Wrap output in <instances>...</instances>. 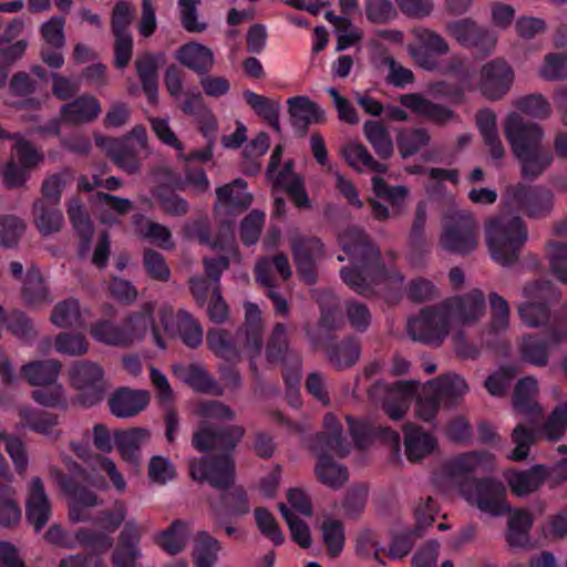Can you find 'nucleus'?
<instances>
[{
  "instance_id": "nucleus-1",
  "label": "nucleus",
  "mask_w": 567,
  "mask_h": 567,
  "mask_svg": "<svg viewBox=\"0 0 567 567\" xmlns=\"http://www.w3.org/2000/svg\"><path fill=\"white\" fill-rule=\"evenodd\" d=\"M338 241L352 264L341 269V277L353 291L363 296L382 295L388 298L391 290L402 287L403 276L386 268L380 259L379 249L361 229H344L339 234Z\"/></svg>"
},
{
  "instance_id": "nucleus-2",
  "label": "nucleus",
  "mask_w": 567,
  "mask_h": 567,
  "mask_svg": "<svg viewBox=\"0 0 567 567\" xmlns=\"http://www.w3.org/2000/svg\"><path fill=\"white\" fill-rule=\"evenodd\" d=\"M492 461L493 455L488 452L461 454L446 462L434 482L442 489L455 487L467 504L482 513L502 516L509 511L503 483L491 477L481 480L468 477L480 466L487 465Z\"/></svg>"
},
{
  "instance_id": "nucleus-3",
  "label": "nucleus",
  "mask_w": 567,
  "mask_h": 567,
  "mask_svg": "<svg viewBox=\"0 0 567 567\" xmlns=\"http://www.w3.org/2000/svg\"><path fill=\"white\" fill-rule=\"evenodd\" d=\"M244 431L239 426H229L223 431H215L203 424L194 434L193 445L196 450L220 451L218 460L200 457L189 464L190 475L195 481H207L214 488L225 491L234 483V462L229 451L241 439Z\"/></svg>"
},
{
  "instance_id": "nucleus-4",
  "label": "nucleus",
  "mask_w": 567,
  "mask_h": 567,
  "mask_svg": "<svg viewBox=\"0 0 567 567\" xmlns=\"http://www.w3.org/2000/svg\"><path fill=\"white\" fill-rule=\"evenodd\" d=\"M306 444L318 456L315 472L319 482L331 488H340L348 480V471L332 457L346 456L350 445L336 415L327 413L323 417V432Z\"/></svg>"
},
{
  "instance_id": "nucleus-5",
  "label": "nucleus",
  "mask_w": 567,
  "mask_h": 567,
  "mask_svg": "<svg viewBox=\"0 0 567 567\" xmlns=\"http://www.w3.org/2000/svg\"><path fill=\"white\" fill-rule=\"evenodd\" d=\"M261 312L257 305L245 303V324L238 332L236 340L231 333L223 329H213L207 333L209 349L219 358L228 361L240 359V351L237 343L247 355L250 368L257 371V361L261 355Z\"/></svg>"
},
{
  "instance_id": "nucleus-6",
  "label": "nucleus",
  "mask_w": 567,
  "mask_h": 567,
  "mask_svg": "<svg viewBox=\"0 0 567 567\" xmlns=\"http://www.w3.org/2000/svg\"><path fill=\"white\" fill-rule=\"evenodd\" d=\"M504 132L525 177L534 178L551 164V153L542 146L544 131L540 125L525 122L519 114L512 112L505 120Z\"/></svg>"
},
{
  "instance_id": "nucleus-7",
  "label": "nucleus",
  "mask_w": 567,
  "mask_h": 567,
  "mask_svg": "<svg viewBox=\"0 0 567 567\" xmlns=\"http://www.w3.org/2000/svg\"><path fill=\"white\" fill-rule=\"evenodd\" d=\"M485 234L492 259L502 266H509L517 259L528 237L522 218L506 213L488 219Z\"/></svg>"
},
{
  "instance_id": "nucleus-8",
  "label": "nucleus",
  "mask_w": 567,
  "mask_h": 567,
  "mask_svg": "<svg viewBox=\"0 0 567 567\" xmlns=\"http://www.w3.org/2000/svg\"><path fill=\"white\" fill-rule=\"evenodd\" d=\"M560 290L550 281L536 279L522 288V300L517 303L520 322L530 329L548 324L551 308L560 300Z\"/></svg>"
},
{
  "instance_id": "nucleus-9",
  "label": "nucleus",
  "mask_w": 567,
  "mask_h": 567,
  "mask_svg": "<svg viewBox=\"0 0 567 567\" xmlns=\"http://www.w3.org/2000/svg\"><path fill=\"white\" fill-rule=\"evenodd\" d=\"M567 431V402L553 409L546 420L537 429L528 427L524 423H517L511 434L514 450L507 455L512 461L525 460L530 446L536 440L542 439L550 443L560 441Z\"/></svg>"
},
{
  "instance_id": "nucleus-10",
  "label": "nucleus",
  "mask_w": 567,
  "mask_h": 567,
  "mask_svg": "<svg viewBox=\"0 0 567 567\" xmlns=\"http://www.w3.org/2000/svg\"><path fill=\"white\" fill-rule=\"evenodd\" d=\"M65 466L73 473L74 482H63L62 488L71 498L69 518L73 523L91 519L89 508L97 505V496L92 488H105L103 478L76 464L71 457L63 458Z\"/></svg>"
},
{
  "instance_id": "nucleus-11",
  "label": "nucleus",
  "mask_w": 567,
  "mask_h": 567,
  "mask_svg": "<svg viewBox=\"0 0 567 567\" xmlns=\"http://www.w3.org/2000/svg\"><path fill=\"white\" fill-rule=\"evenodd\" d=\"M478 224L472 214L452 209L443 218V231L440 238L446 251L465 255L477 247Z\"/></svg>"
},
{
  "instance_id": "nucleus-12",
  "label": "nucleus",
  "mask_w": 567,
  "mask_h": 567,
  "mask_svg": "<svg viewBox=\"0 0 567 567\" xmlns=\"http://www.w3.org/2000/svg\"><path fill=\"white\" fill-rule=\"evenodd\" d=\"M95 143L121 169L135 173L140 168L138 153L147 150V134L143 126L137 125L121 140L95 135Z\"/></svg>"
},
{
  "instance_id": "nucleus-13",
  "label": "nucleus",
  "mask_w": 567,
  "mask_h": 567,
  "mask_svg": "<svg viewBox=\"0 0 567 567\" xmlns=\"http://www.w3.org/2000/svg\"><path fill=\"white\" fill-rule=\"evenodd\" d=\"M452 323L442 305L425 307L408 321V333L417 342L440 347L447 338Z\"/></svg>"
},
{
  "instance_id": "nucleus-14",
  "label": "nucleus",
  "mask_w": 567,
  "mask_h": 567,
  "mask_svg": "<svg viewBox=\"0 0 567 567\" xmlns=\"http://www.w3.org/2000/svg\"><path fill=\"white\" fill-rule=\"evenodd\" d=\"M70 385L80 392V401L93 405L101 401L104 392V371L93 361H75L68 368Z\"/></svg>"
},
{
  "instance_id": "nucleus-15",
  "label": "nucleus",
  "mask_w": 567,
  "mask_h": 567,
  "mask_svg": "<svg viewBox=\"0 0 567 567\" xmlns=\"http://www.w3.org/2000/svg\"><path fill=\"white\" fill-rule=\"evenodd\" d=\"M504 204L506 207L518 209L529 217H540L551 210L554 195L544 187L516 184L506 188Z\"/></svg>"
},
{
  "instance_id": "nucleus-16",
  "label": "nucleus",
  "mask_w": 567,
  "mask_h": 567,
  "mask_svg": "<svg viewBox=\"0 0 567 567\" xmlns=\"http://www.w3.org/2000/svg\"><path fill=\"white\" fill-rule=\"evenodd\" d=\"M43 161V155L27 140L19 138L11 151V158L2 168L6 186L21 187L29 178V173Z\"/></svg>"
},
{
  "instance_id": "nucleus-17",
  "label": "nucleus",
  "mask_w": 567,
  "mask_h": 567,
  "mask_svg": "<svg viewBox=\"0 0 567 567\" xmlns=\"http://www.w3.org/2000/svg\"><path fill=\"white\" fill-rule=\"evenodd\" d=\"M452 326L472 327L485 316L486 297L481 289L453 296L442 301Z\"/></svg>"
},
{
  "instance_id": "nucleus-18",
  "label": "nucleus",
  "mask_w": 567,
  "mask_h": 567,
  "mask_svg": "<svg viewBox=\"0 0 567 567\" xmlns=\"http://www.w3.org/2000/svg\"><path fill=\"white\" fill-rule=\"evenodd\" d=\"M45 540L64 548L83 546L95 553H105L113 546V538L90 528H78L66 532L60 525H52L44 534Z\"/></svg>"
},
{
  "instance_id": "nucleus-19",
  "label": "nucleus",
  "mask_w": 567,
  "mask_h": 567,
  "mask_svg": "<svg viewBox=\"0 0 567 567\" xmlns=\"http://www.w3.org/2000/svg\"><path fill=\"white\" fill-rule=\"evenodd\" d=\"M155 309L156 303L147 301L138 310L132 311L125 317L123 324L127 347L143 341L146 337H151L159 349H166V344L155 322Z\"/></svg>"
},
{
  "instance_id": "nucleus-20",
  "label": "nucleus",
  "mask_w": 567,
  "mask_h": 567,
  "mask_svg": "<svg viewBox=\"0 0 567 567\" xmlns=\"http://www.w3.org/2000/svg\"><path fill=\"white\" fill-rule=\"evenodd\" d=\"M514 72L509 64L495 59L484 63L481 68L477 89L488 100H499L511 90Z\"/></svg>"
},
{
  "instance_id": "nucleus-21",
  "label": "nucleus",
  "mask_w": 567,
  "mask_h": 567,
  "mask_svg": "<svg viewBox=\"0 0 567 567\" xmlns=\"http://www.w3.org/2000/svg\"><path fill=\"white\" fill-rule=\"evenodd\" d=\"M162 326L168 333H177L189 348L198 347L203 341V329L199 323L185 310L179 309L174 315L173 308L163 305L158 309Z\"/></svg>"
},
{
  "instance_id": "nucleus-22",
  "label": "nucleus",
  "mask_w": 567,
  "mask_h": 567,
  "mask_svg": "<svg viewBox=\"0 0 567 567\" xmlns=\"http://www.w3.org/2000/svg\"><path fill=\"white\" fill-rule=\"evenodd\" d=\"M413 34L415 42L408 47L410 55L422 69H435L437 63L434 54H446L449 51L447 42L441 34L424 28L415 29Z\"/></svg>"
},
{
  "instance_id": "nucleus-23",
  "label": "nucleus",
  "mask_w": 567,
  "mask_h": 567,
  "mask_svg": "<svg viewBox=\"0 0 567 567\" xmlns=\"http://www.w3.org/2000/svg\"><path fill=\"white\" fill-rule=\"evenodd\" d=\"M417 384L412 381H398L393 386L388 388L383 383H377L369 391L370 396L378 400L381 392H385L383 409L392 420L401 419L410 406L412 396Z\"/></svg>"
},
{
  "instance_id": "nucleus-24",
  "label": "nucleus",
  "mask_w": 567,
  "mask_h": 567,
  "mask_svg": "<svg viewBox=\"0 0 567 567\" xmlns=\"http://www.w3.org/2000/svg\"><path fill=\"white\" fill-rule=\"evenodd\" d=\"M567 339V323L561 330L555 329L550 333L549 341L538 337L537 334H526L519 342V354L524 362L545 367L549 359V343L558 344Z\"/></svg>"
},
{
  "instance_id": "nucleus-25",
  "label": "nucleus",
  "mask_w": 567,
  "mask_h": 567,
  "mask_svg": "<svg viewBox=\"0 0 567 567\" xmlns=\"http://www.w3.org/2000/svg\"><path fill=\"white\" fill-rule=\"evenodd\" d=\"M217 203L215 205L216 216L223 223H228L224 215L231 210H244L250 206L252 196L247 190V183L237 178L234 182L226 184L216 189Z\"/></svg>"
},
{
  "instance_id": "nucleus-26",
  "label": "nucleus",
  "mask_w": 567,
  "mask_h": 567,
  "mask_svg": "<svg viewBox=\"0 0 567 567\" xmlns=\"http://www.w3.org/2000/svg\"><path fill=\"white\" fill-rule=\"evenodd\" d=\"M447 33L463 45H473L484 53H489L496 43V35L476 25L468 19L447 24Z\"/></svg>"
},
{
  "instance_id": "nucleus-27",
  "label": "nucleus",
  "mask_w": 567,
  "mask_h": 567,
  "mask_svg": "<svg viewBox=\"0 0 567 567\" xmlns=\"http://www.w3.org/2000/svg\"><path fill=\"white\" fill-rule=\"evenodd\" d=\"M25 515L28 522L33 525L35 533H39L47 525L51 516V503L39 477H33L30 482Z\"/></svg>"
},
{
  "instance_id": "nucleus-28",
  "label": "nucleus",
  "mask_w": 567,
  "mask_h": 567,
  "mask_svg": "<svg viewBox=\"0 0 567 567\" xmlns=\"http://www.w3.org/2000/svg\"><path fill=\"white\" fill-rule=\"evenodd\" d=\"M504 476L511 491L522 497L537 491L550 477V470L538 464L525 471H508Z\"/></svg>"
},
{
  "instance_id": "nucleus-29",
  "label": "nucleus",
  "mask_w": 567,
  "mask_h": 567,
  "mask_svg": "<svg viewBox=\"0 0 567 567\" xmlns=\"http://www.w3.org/2000/svg\"><path fill=\"white\" fill-rule=\"evenodd\" d=\"M148 402L147 391L128 388L118 389L109 400L111 413L121 419L135 416L147 406Z\"/></svg>"
},
{
  "instance_id": "nucleus-30",
  "label": "nucleus",
  "mask_w": 567,
  "mask_h": 567,
  "mask_svg": "<svg viewBox=\"0 0 567 567\" xmlns=\"http://www.w3.org/2000/svg\"><path fill=\"white\" fill-rule=\"evenodd\" d=\"M426 389L446 406H455L470 391L465 379L456 373H447L426 382Z\"/></svg>"
},
{
  "instance_id": "nucleus-31",
  "label": "nucleus",
  "mask_w": 567,
  "mask_h": 567,
  "mask_svg": "<svg viewBox=\"0 0 567 567\" xmlns=\"http://www.w3.org/2000/svg\"><path fill=\"white\" fill-rule=\"evenodd\" d=\"M204 265L207 276L214 280L207 312L212 321L223 322L228 316V307L220 296L219 279L221 272L228 267L229 260L226 257L205 259Z\"/></svg>"
},
{
  "instance_id": "nucleus-32",
  "label": "nucleus",
  "mask_w": 567,
  "mask_h": 567,
  "mask_svg": "<svg viewBox=\"0 0 567 567\" xmlns=\"http://www.w3.org/2000/svg\"><path fill=\"white\" fill-rule=\"evenodd\" d=\"M322 250L323 245L317 238H296L292 241L295 262L302 279L308 284L316 280L315 261Z\"/></svg>"
},
{
  "instance_id": "nucleus-33",
  "label": "nucleus",
  "mask_w": 567,
  "mask_h": 567,
  "mask_svg": "<svg viewBox=\"0 0 567 567\" xmlns=\"http://www.w3.org/2000/svg\"><path fill=\"white\" fill-rule=\"evenodd\" d=\"M173 373L177 379L189 385L196 392L214 395H220L223 393V389L219 384L200 364L176 363L173 365Z\"/></svg>"
},
{
  "instance_id": "nucleus-34",
  "label": "nucleus",
  "mask_w": 567,
  "mask_h": 567,
  "mask_svg": "<svg viewBox=\"0 0 567 567\" xmlns=\"http://www.w3.org/2000/svg\"><path fill=\"white\" fill-rule=\"evenodd\" d=\"M403 432L405 455L412 462L423 460L437 447L436 437L415 424H408Z\"/></svg>"
},
{
  "instance_id": "nucleus-35",
  "label": "nucleus",
  "mask_w": 567,
  "mask_h": 567,
  "mask_svg": "<svg viewBox=\"0 0 567 567\" xmlns=\"http://www.w3.org/2000/svg\"><path fill=\"white\" fill-rule=\"evenodd\" d=\"M61 369L56 359L33 360L21 367L20 375L32 386H47L58 381Z\"/></svg>"
},
{
  "instance_id": "nucleus-36",
  "label": "nucleus",
  "mask_w": 567,
  "mask_h": 567,
  "mask_svg": "<svg viewBox=\"0 0 567 567\" xmlns=\"http://www.w3.org/2000/svg\"><path fill=\"white\" fill-rule=\"evenodd\" d=\"M18 414L24 421L25 426L41 435L55 441L62 434L58 429L59 416L56 414L34 411L27 405L20 406Z\"/></svg>"
},
{
  "instance_id": "nucleus-37",
  "label": "nucleus",
  "mask_w": 567,
  "mask_h": 567,
  "mask_svg": "<svg viewBox=\"0 0 567 567\" xmlns=\"http://www.w3.org/2000/svg\"><path fill=\"white\" fill-rule=\"evenodd\" d=\"M400 102L416 115L435 123L443 124L453 116L449 109L434 104L417 93L403 94Z\"/></svg>"
},
{
  "instance_id": "nucleus-38",
  "label": "nucleus",
  "mask_w": 567,
  "mask_h": 567,
  "mask_svg": "<svg viewBox=\"0 0 567 567\" xmlns=\"http://www.w3.org/2000/svg\"><path fill=\"white\" fill-rule=\"evenodd\" d=\"M288 111L292 123L299 127H307L310 124L322 123L324 111L307 96H295L287 101Z\"/></svg>"
},
{
  "instance_id": "nucleus-39",
  "label": "nucleus",
  "mask_w": 567,
  "mask_h": 567,
  "mask_svg": "<svg viewBox=\"0 0 567 567\" xmlns=\"http://www.w3.org/2000/svg\"><path fill=\"white\" fill-rule=\"evenodd\" d=\"M176 59L186 68L197 72H208L215 62L212 50L200 43H186L176 53Z\"/></svg>"
},
{
  "instance_id": "nucleus-40",
  "label": "nucleus",
  "mask_w": 567,
  "mask_h": 567,
  "mask_svg": "<svg viewBox=\"0 0 567 567\" xmlns=\"http://www.w3.org/2000/svg\"><path fill=\"white\" fill-rule=\"evenodd\" d=\"M537 392L538 384L536 379L532 377L522 379L514 391V410L523 415L542 414L543 409L535 400Z\"/></svg>"
},
{
  "instance_id": "nucleus-41",
  "label": "nucleus",
  "mask_w": 567,
  "mask_h": 567,
  "mask_svg": "<svg viewBox=\"0 0 567 567\" xmlns=\"http://www.w3.org/2000/svg\"><path fill=\"white\" fill-rule=\"evenodd\" d=\"M63 118L70 123H87L101 113V104L94 96L83 95L61 107Z\"/></svg>"
},
{
  "instance_id": "nucleus-42",
  "label": "nucleus",
  "mask_w": 567,
  "mask_h": 567,
  "mask_svg": "<svg viewBox=\"0 0 567 567\" xmlns=\"http://www.w3.org/2000/svg\"><path fill=\"white\" fill-rule=\"evenodd\" d=\"M476 124L491 156L495 159L502 158L504 146L497 132L495 113L487 109L481 110L476 115Z\"/></svg>"
},
{
  "instance_id": "nucleus-43",
  "label": "nucleus",
  "mask_w": 567,
  "mask_h": 567,
  "mask_svg": "<svg viewBox=\"0 0 567 567\" xmlns=\"http://www.w3.org/2000/svg\"><path fill=\"white\" fill-rule=\"evenodd\" d=\"M93 200L96 204L95 212L103 224H114L118 216L132 209L130 199L104 193L95 194Z\"/></svg>"
},
{
  "instance_id": "nucleus-44",
  "label": "nucleus",
  "mask_w": 567,
  "mask_h": 567,
  "mask_svg": "<svg viewBox=\"0 0 567 567\" xmlns=\"http://www.w3.org/2000/svg\"><path fill=\"white\" fill-rule=\"evenodd\" d=\"M148 439V431L140 427L115 433V444L121 456L132 463L138 461L140 449Z\"/></svg>"
},
{
  "instance_id": "nucleus-45",
  "label": "nucleus",
  "mask_w": 567,
  "mask_h": 567,
  "mask_svg": "<svg viewBox=\"0 0 567 567\" xmlns=\"http://www.w3.org/2000/svg\"><path fill=\"white\" fill-rule=\"evenodd\" d=\"M341 154L344 161L353 169L358 172L372 171L377 173H385L386 166L378 163L368 152L367 147L359 143H349L342 150Z\"/></svg>"
},
{
  "instance_id": "nucleus-46",
  "label": "nucleus",
  "mask_w": 567,
  "mask_h": 567,
  "mask_svg": "<svg viewBox=\"0 0 567 567\" xmlns=\"http://www.w3.org/2000/svg\"><path fill=\"white\" fill-rule=\"evenodd\" d=\"M50 320L56 328L60 329L82 326L84 319L79 300L75 298H68L58 302L52 310Z\"/></svg>"
},
{
  "instance_id": "nucleus-47",
  "label": "nucleus",
  "mask_w": 567,
  "mask_h": 567,
  "mask_svg": "<svg viewBox=\"0 0 567 567\" xmlns=\"http://www.w3.org/2000/svg\"><path fill=\"white\" fill-rule=\"evenodd\" d=\"M33 215L35 227L44 236L58 231L63 224L61 212L44 199L34 203Z\"/></svg>"
},
{
  "instance_id": "nucleus-48",
  "label": "nucleus",
  "mask_w": 567,
  "mask_h": 567,
  "mask_svg": "<svg viewBox=\"0 0 567 567\" xmlns=\"http://www.w3.org/2000/svg\"><path fill=\"white\" fill-rule=\"evenodd\" d=\"M320 529L328 555L333 558L340 556L346 544L343 523L332 516H326Z\"/></svg>"
},
{
  "instance_id": "nucleus-49",
  "label": "nucleus",
  "mask_w": 567,
  "mask_h": 567,
  "mask_svg": "<svg viewBox=\"0 0 567 567\" xmlns=\"http://www.w3.org/2000/svg\"><path fill=\"white\" fill-rule=\"evenodd\" d=\"M68 214L73 227L76 229L82 238L79 254L84 257L89 254L90 241L93 234L92 223L87 215L84 213L83 205L79 199L70 200L68 205Z\"/></svg>"
},
{
  "instance_id": "nucleus-50",
  "label": "nucleus",
  "mask_w": 567,
  "mask_h": 567,
  "mask_svg": "<svg viewBox=\"0 0 567 567\" xmlns=\"http://www.w3.org/2000/svg\"><path fill=\"white\" fill-rule=\"evenodd\" d=\"M533 516L526 509H515L508 518L507 542L511 546L523 547L528 543Z\"/></svg>"
},
{
  "instance_id": "nucleus-51",
  "label": "nucleus",
  "mask_w": 567,
  "mask_h": 567,
  "mask_svg": "<svg viewBox=\"0 0 567 567\" xmlns=\"http://www.w3.org/2000/svg\"><path fill=\"white\" fill-rule=\"evenodd\" d=\"M327 353L329 361L341 370L353 365L359 360L361 350L358 341L349 338L332 344Z\"/></svg>"
},
{
  "instance_id": "nucleus-52",
  "label": "nucleus",
  "mask_w": 567,
  "mask_h": 567,
  "mask_svg": "<svg viewBox=\"0 0 567 567\" xmlns=\"http://www.w3.org/2000/svg\"><path fill=\"white\" fill-rule=\"evenodd\" d=\"M188 537V525L184 522L176 520L169 528L158 535L157 543L166 553L176 555L184 549Z\"/></svg>"
},
{
  "instance_id": "nucleus-53",
  "label": "nucleus",
  "mask_w": 567,
  "mask_h": 567,
  "mask_svg": "<svg viewBox=\"0 0 567 567\" xmlns=\"http://www.w3.org/2000/svg\"><path fill=\"white\" fill-rule=\"evenodd\" d=\"M157 62L153 54H144L136 61V69L148 101L154 103L157 99Z\"/></svg>"
},
{
  "instance_id": "nucleus-54",
  "label": "nucleus",
  "mask_w": 567,
  "mask_h": 567,
  "mask_svg": "<svg viewBox=\"0 0 567 567\" xmlns=\"http://www.w3.org/2000/svg\"><path fill=\"white\" fill-rule=\"evenodd\" d=\"M92 338L101 343L117 347H127L124 324L117 326L109 320H101L90 328Z\"/></svg>"
},
{
  "instance_id": "nucleus-55",
  "label": "nucleus",
  "mask_w": 567,
  "mask_h": 567,
  "mask_svg": "<svg viewBox=\"0 0 567 567\" xmlns=\"http://www.w3.org/2000/svg\"><path fill=\"white\" fill-rule=\"evenodd\" d=\"M363 131L367 140L379 156L388 158L392 155V138L390 137L386 128L380 122L367 121L364 123Z\"/></svg>"
},
{
  "instance_id": "nucleus-56",
  "label": "nucleus",
  "mask_w": 567,
  "mask_h": 567,
  "mask_svg": "<svg viewBox=\"0 0 567 567\" xmlns=\"http://www.w3.org/2000/svg\"><path fill=\"white\" fill-rule=\"evenodd\" d=\"M244 97L249 106L260 116L266 118L276 131L280 130L279 103L252 91H245Z\"/></svg>"
},
{
  "instance_id": "nucleus-57",
  "label": "nucleus",
  "mask_w": 567,
  "mask_h": 567,
  "mask_svg": "<svg viewBox=\"0 0 567 567\" xmlns=\"http://www.w3.org/2000/svg\"><path fill=\"white\" fill-rule=\"evenodd\" d=\"M134 224L137 231L145 238L150 239L153 244L157 245L162 249L173 248V240L171 231L167 227L144 220L142 216L134 218Z\"/></svg>"
},
{
  "instance_id": "nucleus-58",
  "label": "nucleus",
  "mask_w": 567,
  "mask_h": 567,
  "mask_svg": "<svg viewBox=\"0 0 567 567\" xmlns=\"http://www.w3.org/2000/svg\"><path fill=\"white\" fill-rule=\"evenodd\" d=\"M16 489L0 483V525L10 527L20 522L21 509L14 499Z\"/></svg>"
},
{
  "instance_id": "nucleus-59",
  "label": "nucleus",
  "mask_w": 567,
  "mask_h": 567,
  "mask_svg": "<svg viewBox=\"0 0 567 567\" xmlns=\"http://www.w3.org/2000/svg\"><path fill=\"white\" fill-rule=\"evenodd\" d=\"M272 268L281 276L284 280L288 279L291 275L288 259L284 255H278L272 259L262 258L256 265V276L258 282L266 287H271L270 272Z\"/></svg>"
},
{
  "instance_id": "nucleus-60",
  "label": "nucleus",
  "mask_w": 567,
  "mask_h": 567,
  "mask_svg": "<svg viewBox=\"0 0 567 567\" xmlns=\"http://www.w3.org/2000/svg\"><path fill=\"white\" fill-rule=\"evenodd\" d=\"M54 349L68 357H81L89 351V341L82 333L62 332L55 337Z\"/></svg>"
},
{
  "instance_id": "nucleus-61",
  "label": "nucleus",
  "mask_w": 567,
  "mask_h": 567,
  "mask_svg": "<svg viewBox=\"0 0 567 567\" xmlns=\"http://www.w3.org/2000/svg\"><path fill=\"white\" fill-rule=\"evenodd\" d=\"M491 320L489 328L494 333L508 329L511 310L507 300L497 292L489 293Z\"/></svg>"
},
{
  "instance_id": "nucleus-62",
  "label": "nucleus",
  "mask_w": 567,
  "mask_h": 567,
  "mask_svg": "<svg viewBox=\"0 0 567 567\" xmlns=\"http://www.w3.org/2000/svg\"><path fill=\"white\" fill-rule=\"evenodd\" d=\"M27 45L24 40L12 42L7 37H0V87L7 82L8 75L4 69L22 56Z\"/></svg>"
},
{
  "instance_id": "nucleus-63",
  "label": "nucleus",
  "mask_w": 567,
  "mask_h": 567,
  "mask_svg": "<svg viewBox=\"0 0 567 567\" xmlns=\"http://www.w3.org/2000/svg\"><path fill=\"white\" fill-rule=\"evenodd\" d=\"M32 392V399L45 408L65 409L68 406L64 386L55 381L47 386H39Z\"/></svg>"
},
{
  "instance_id": "nucleus-64",
  "label": "nucleus",
  "mask_w": 567,
  "mask_h": 567,
  "mask_svg": "<svg viewBox=\"0 0 567 567\" xmlns=\"http://www.w3.org/2000/svg\"><path fill=\"white\" fill-rule=\"evenodd\" d=\"M23 295L25 301L32 307H40L48 302V290L39 270L32 269L27 274Z\"/></svg>"
}]
</instances>
